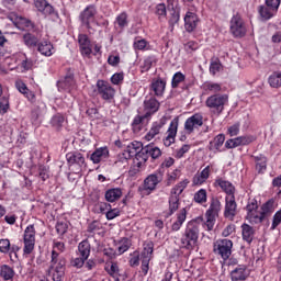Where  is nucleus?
<instances>
[{
	"label": "nucleus",
	"mask_w": 281,
	"mask_h": 281,
	"mask_svg": "<svg viewBox=\"0 0 281 281\" xmlns=\"http://www.w3.org/2000/svg\"><path fill=\"white\" fill-rule=\"evenodd\" d=\"M14 276H16L14 268L10 267L9 265H2L0 267V278H2V280L12 281L14 280Z\"/></svg>",
	"instance_id": "obj_32"
},
{
	"label": "nucleus",
	"mask_w": 281,
	"mask_h": 281,
	"mask_svg": "<svg viewBox=\"0 0 281 281\" xmlns=\"http://www.w3.org/2000/svg\"><path fill=\"white\" fill-rule=\"evenodd\" d=\"M247 221L249 223H255V225H258V223H262L265 221V215L260 211H252L251 213H247L246 216Z\"/></svg>",
	"instance_id": "obj_38"
},
{
	"label": "nucleus",
	"mask_w": 281,
	"mask_h": 281,
	"mask_svg": "<svg viewBox=\"0 0 281 281\" xmlns=\"http://www.w3.org/2000/svg\"><path fill=\"white\" fill-rule=\"evenodd\" d=\"M47 106L45 105V103L41 102L37 105L34 106V109L32 110V116L35 120H38L40 115H43V113H45Z\"/></svg>",
	"instance_id": "obj_52"
},
{
	"label": "nucleus",
	"mask_w": 281,
	"mask_h": 281,
	"mask_svg": "<svg viewBox=\"0 0 281 281\" xmlns=\"http://www.w3.org/2000/svg\"><path fill=\"white\" fill-rule=\"evenodd\" d=\"M128 15L126 13H121L119 16H116V24L119 27L124 29L126 25H128Z\"/></svg>",
	"instance_id": "obj_60"
},
{
	"label": "nucleus",
	"mask_w": 281,
	"mask_h": 281,
	"mask_svg": "<svg viewBox=\"0 0 281 281\" xmlns=\"http://www.w3.org/2000/svg\"><path fill=\"white\" fill-rule=\"evenodd\" d=\"M232 247H234V243L231 239H218L214 245V251L223 260H228L232 256Z\"/></svg>",
	"instance_id": "obj_13"
},
{
	"label": "nucleus",
	"mask_w": 281,
	"mask_h": 281,
	"mask_svg": "<svg viewBox=\"0 0 281 281\" xmlns=\"http://www.w3.org/2000/svg\"><path fill=\"white\" fill-rule=\"evenodd\" d=\"M34 5L37 12H41L43 16L56 20L58 19V12L54 10V7L47 2V0H34Z\"/></svg>",
	"instance_id": "obj_14"
},
{
	"label": "nucleus",
	"mask_w": 281,
	"mask_h": 281,
	"mask_svg": "<svg viewBox=\"0 0 281 281\" xmlns=\"http://www.w3.org/2000/svg\"><path fill=\"white\" fill-rule=\"evenodd\" d=\"M66 160L70 168L75 166L77 170H81L85 166V155L79 151H69L66 154Z\"/></svg>",
	"instance_id": "obj_18"
},
{
	"label": "nucleus",
	"mask_w": 281,
	"mask_h": 281,
	"mask_svg": "<svg viewBox=\"0 0 281 281\" xmlns=\"http://www.w3.org/2000/svg\"><path fill=\"white\" fill-rule=\"evenodd\" d=\"M15 25L18 30H30L34 27V24L29 19H25L23 16H18L15 19Z\"/></svg>",
	"instance_id": "obj_39"
},
{
	"label": "nucleus",
	"mask_w": 281,
	"mask_h": 281,
	"mask_svg": "<svg viewBox=\"0 0 281 281\" xmlns=\"http://www.w3.org/2000/svg\"><path fill=\"white\" fill-rule=\"evenodd\" d=\"M199 23V16L196 13L188 11L184 15V29L188 32H194Z\"/></svg>",
	"instance_id": "obj_22"
},
{
	"label": "nucleus",
	"mask_w": 281,
	"mask_h": 281,
	"mask_svg": "<svg viewBox=\"0 0 281 281\" xmlns=\"http://www.w3.org/2000/svg\"><path fill=\"white\" fill-rule=\"evenodd\" d=\"M150 90L154 91V95L161 98L164 91H166V80L161 78L154 79L150 83Z\"/></svg>",
	"instance_id": "obj_27"
},
{
	"label": "nucleus",
	"mask_w": 281,
	"mask_h": 281,
	"mask_svg": "<svg viewBox=\"0 0 281 281\" xmlns=\"http://www.w3.org/2000/svg\"><path fill=\"white\" fill-rule=\"evenodd\" d=\"M24 44L27 47H36L38 45V37L34 36L31 33H27L23 36Z\"/></svg>",
	"instance_id": "obj_49"
},
{
	"label": "nucleus",
	"mask_w": 281,
	"mask_h": 281,
	"mask_svg": "<svg viewBox=\"0 0 281 281\" xmlns=\"http://www.w3.org/2000/svg\"><path fill=\"white\" fill-rule=\"evenodd\" d=\"M23 243V254L24 256H30V254L34 251V247L36 245V228L34 227V224L26 226L24 229Z\"/></svg>",
	"instance_id": "obj_6"
},
{
	"label": "nucleus",
	"mask_w": 281,
	"mask_h": 281,
	"mask_svg": "<svg viewBox=\"0 0 281 281\" xmlns=\"http://www.w3.org/2000/svg\"><path fill=\"white\" fill-rule=\"evenodd\" d=\"M79 47L82 56H91V42L86 34L79 35Z\"/></svg>",
	"instance_id": "obj_30"
},
{
	"label": "nucleus",
	"mask_w": 281,
	"mask_h": 281,
	"mask_svg": "<svg viewBox=\"0 0 281 281\" xmlns=\"http://www.w3.org/2000/svg\"><path fill=\"white\" fill-rule=\"evenodd\" d=\"M97 91L102 100L111 102L115 98V88L111 87V83L104 80L97 81Z\"/></svg>",
	"instance_id": "obj_12"
},
{
	"label": "nucleus",
	"mask_w": 281,
	"mask_h": 281,
	"mask_svg": "<svg viewBox=\"0 0 281 281\" xmlns=\"http://www.w3.org/2000/svg\"><path fill=\"white\" fill-rule=\"evenodd\" d=\"M105 201L108 203H115V201H120L122 199V189L113 188L105 191Z\"/></svg>",
	"instance_id": "obj_33"
},
{
	"label": "nucleus",
	"mask_w": 281,
	"mask_h": 281,
	"mask_svg": "<svg viewBox=\"0 0 281 281\" xmlns=\"http://www.w3.org/2000/svg\"><path fill=\"white\" fill-rule=\"evenodd\" d=\"M131 239L128 238H123L119 241V247H117V251L120 255L122 254H126V251H128V249H131Z\"/></svg>",
	"instance_id": "obj_48"
},
{
	"label": "nucleus",
	"mask_w": 281,
	"mask_h": 281,
	"mask_svg": "<svg viewBox=\"0 0 281 281\" xmlns=\"http://www.w3.org/2000/svg\"><path fill=\"white\" fill-rule=\"evenodd\" d=\"M276 9H271V7L261 5L259 8V14L262 19V21H269V19L273 18V13H276Z\"/></svg>",
	"instance_id": "obj_41"
},
{
	"label": "nucleus",
	"mask_w": 281,
	"mask_h": 281,
	"mask_svg": "<svg viewBox=\"0 0 281 281\" xmlns=\"http://www.w3.org/2000/svg\"><path fill=\"white\" fill-rule=\"evenodd\" d=\"M134 49H138V52H144L146 47H148V41L142 38H135L133 44Z\"/></svg>",
	"instance_id": "obj_57"
},
{
	"label": "nucleus",
	"mask_w": 281,
	"mask_h": 281,
	"mask_svg": "<svg viewBox=\"0 0 281 281\" xmlns=\"http://www.w3.org/2000/svg\"><path fill=\"white\" fill-rule=\"evenodd\" d=\"M98 14V9L94 5H88L79 15L81 25L87 30H93L92 25H98L95 16Z\"/></svg>",
	"instance_id": "obj_7"
},
{
	"label": "nucleus",
	"mask_w": 281,
	"mask_h": 281,
	"mask_svg": "<svg viewBox=\"0 0 281 281\" xmlns=\"http://www.w3.org/2000/svg\"><path fill=\"white\" fill-rule=\"evenodd\" d=\"M196 49H199V43L194 41H189L184 44V52H187V54H192V52H196Z\"/></svg>",
	"instance_id": "obj_61"
},
{
	"label": "nucleus",
	"mask_w": 281,
	"mask_h": 281,
	"mask_svg": "<svg viewBox=\"0 0 281 281\" xmlns=\"http://www.w3.org/2000/svg\"><path fill=\"white\" fill-rule=\"evenodd\" d=\"M145 120L149 122L150 119H148V116H146V114L142 112V109H139L138 115H136L132 122L133 133L137 134L142 132V130L144 128L142 124H144Z\"/></svg>",
	"instance_id": "obj_24"
},
{
	"label": "nucleus",
	"mask_w": 281,
	"mask_h": 281,
	"mask_svg": "<svg viewBox=\"0 0 281 281\" xmlns=\"http://www.w3.org/2000/svg\"><path fill=\"white\" fill-rule=\"evenodd\" d=\"M229 32L234 38H243L247 34V26L239 14H235L231 19Z\"/></svg>",
	"instance_id": "obj_8"
},
{
	"label": "nucleus",
	"mask_w": 281,
	"mask_h": 281,
	"mask_svg": "<svg viewBox=\"0 0 281 281\" xmlns=\"http://www.w3.org/2000/svg\"><path fill=\"white\" fill-rule=\"evenodd\" d=\"M241 236L243 240L248 243V245H251V243H254V236H256V229H254L249 224H243Z\"/></svg>",
	"instance_id": "obj_31"
},
{
	"label": "nucleus",
	"mask_w": 281,
	"mask_h": 281,
	"mask_svg": "<svg viewBox=\"0 0 281 281\" xmlns=\"http://www.w3.org/2000/svg\"><path fill=\"white\" fill-rule=\"evenodd\" d=\"M221 210H222L221 200L217 198H213L211 200L209 209L205 212V216H215L216 218H218V214Z\"/></svg>",
	"instance_id": "obj_28"
},
{
	"label": "nucleus",
	"mask_w": 281,
	"mask_h": 281,
	"mask_svg": "<svg viewBox=\"0 0 281 281\" xmlns=\"http://www.w3.org/2000/svg\"><path fill=\"white\" fill-rule=\"evenodd\" d=\"M281 224V210L273 215L271 229H276Z\"/></svg>",
	"instance_id": "obj_64"
},
{
	"label": "nucleus",
	"mask_w": 281,
	"mask_h": 281,
	"mask_svg": "<svg viewBox=\"0 0 281 281\" xmlns=\"http://www.w3.org/2000/svg\"><path fill=\"white\" fill-rule=\"evenodd\" d=\"M160 103L157 101L155 97H146L143 103V111L142 113L145 114V117L149 120L159 111Z\"/></svg>",
	"instance_id": "obj_15"
},
{
	"label": "nucleus",
	"mask_w": 281,
	"mask_h": 281,
	"mask_svg": "<svg viewBox=\"0 0 281 281\" xmlns=\"http://www.w3.org/2000/svg\"><path fill=\"white\" fill-rule=\"evenodd\" d=\"M155 63H157V60L155 59V57L153 56H148L144 59L143 64L140 65V71L142 74L148 71L153 65H155Z\"/></svg>",
	"instance_id": "obj_47"
},
{
	"label": "nucleus",
	"mask_w": 281,
	"mask_h": 281,
	"mask_svg": "<svg viewBox=\"0 0 281 281\" xmlns=\"http://www.w3.org/2000/svg\"><path fill=\"white\" fill-rule=\"evenodd\" d=\"M153 251H155V244L147 240L143 244V251L140 254L142 271L146 276L148 273L150 260L153 259Z\"/></svg>",
	"instance_id": "obj_9"
},
{
	"label": "nucleus",
	"mask_w": 281,
	"mask_h": 281,
	"mask_svg": "<svg viewBox=\"0 0 281 281\" xmlns=\"http://www.w3.org/2000/svg\"><path fill=\"white\" fill-rule=\"evenodd\" d=\"M206 221L203 224V227L206 232H212L214 225H216V217L214 215H205Z\"/></svg>",
	"instance_id": "obj_53"
},
{
	"label": "nucleus",
	"mask_w": 281,
	"mask_h": 281,
	"mask_svg": "<svg viewBox=\"0 0 281 281\" xmlns=\"http://www.w3.org/2000/svg\"><path fill=\"white\" fill-rule=\"evenodd\" d=\"M237 140L239 142V146H249V144L256 142V136H251V135L238 136Z\"/></svg>",
	"instance_id": "obj_56"
},
{
	"label": "nucleus",
	"mask_w": 281,
	"mask_h": 281,
	"mask_svg": "<svg viewBox=\"0 0 281 281\" xmlns=\"http://www.w3.org/2000/svg\"><path fill=\"white\" fill-rule=\"evenodd\" d=\"M186 80V75H183L181 71H178L173 75L171 79V87L172 89H177L181 82Z\"/></svg>",
	"instance_id": "obj_50"
},
{
	"label": "nucleus",
	"mask_w": 281,
	"mask_h": 281,
	"mask_svg": "<svg viewBox=\"0 0 281 281\" xmlns=\"http://www.w3.org/2000/svg\"><path fill=\"white\" fill-rule=\"evenodd\" d=\"M268 82L272 89H280L281 87V72L274 71L272 72L269 78Z\"/></svg>",
	"instance_id": "obj_37"
},
{
	"label": "nucleus",
	"mask_w": 281,
	"mask_h": 281,
	"mask_svg": "<svg viewBox=\"0 0 281 281\" xmlns=\"http://www.w3.org/2000/svg\"><path fill=\"white\" fill-rule=\"evenodd\" d=\"M90 159L93 164H100V161H104V159H109V148L101 147L93 151L90 156Z\"/></svg>",
	"instance_id": "obj_29"
},
{
	"label": "nucleus",
	"mask_w": 281,
	"mask_h": 281,
	"mask_svg": "<svg viewBox=\"0 0 281 281\" xmlns=\"http://www.w3.org/2000/svg\"><path fill=\"white\" fill-rule=\"evenodd\" d=\"M202 89L204 91H207L209 93H215L218 94L221 91H223V87L221 83L212 82V81H206L203 83Z\"/></svg>",
	"instance_id": "obj_35"
},
{
	"label": "nucleus",
	"mask_w": 281,
	"mask_h": 281,
	"mask_svg": "<svg viewBox=\"0 0 281 281\" xmlns=\"http://www.w3.org/2000/svg\"><path fill=\"white\" fill-rule=\"evenodd\" d=\"M210 172H212L210 166H206L201 172H196L192 179L193 186H203L210 179Z\"/></svg>",
	"instance_id": "obj_26"
},
{
	"label": "nucleus",
	"mask_w": 281,
	"mask_h": 281,
	"mask_svg": "<svg viewBox=\"0 0 281 281\" xmlns=\"http://www.w3.org/2000/svg\"><path fill=\"white\" fill-rule=\"evenodd\" d=\"M139 148H142V143L139 142H132L130 143L126 148L123 150L122 154L119 155V161L122 164H127L128 159H133V157H142L139 153Z\"/></svg>",
	"instance_id": "obj_10"
},
{
	"label": "nucleus",
	"mask_w": 281,
	"mask_h": 281,
	"mask_svg": "<svg viewBox=\"0 0 281 281\" xmlns=\"http://www.w3.org/2000/svg\"><path fill=\"white\" fill-rule=\"evenodd\" d=\"M67 261L65 258L60 257L57 251H52L50 266L48 272L52 274L53 281L65 280V269Z\"/></svg>",
	"instance_id": "obj_2"
},
{
	"label": "nucleus",
	"mask_w": 281,
	"mask_h": 281,
	"mask_svg": "<svg viewBox=\"0 0 281 281\" xmlns=\"http://www.w3.org/2000/svg\"><path fill=\"white\" fill-rule=\"evenodd\" d=\"M214 186L215 188H221V190H223V192H225L227 196H234L236 192V188L234 187V184L223 178H216Z\"/></svg>",
	"instance_id": "obj_21"
},
{
	"label": "nucleus",
	"mask_w": 281,
	"mask_h": 281,
	"mask_svg": "<svg viewBox=\"0 0 281 281\" xmlns=\"http://www.w3.org/2000/svg\"><path fill=\"white\" fill-rule=\"evenodd\" d=\"M194 201L199 203V205H205L207 203V191L205 189H200L194 193Z\"/></svg>",
	"instance_id": "obj_43"
},
{
	"label": "nucleus",
	"mask_w": 281,
	"mask_h": 281,
	"mask_svg": "<svg viewBox=\"0 0 281 281\" xmlns=\"http://www.w3.org/2000/svg\"><path fill=\"white\" fill-rule=\"evenodd\" d=\"M22 63L21 67L24 69V71H30L32 67H34V61L32 59H29L25 54H21Z\"/></svg>",
	"instance_id": "obj_55"
},
{
	"label": "nucleus",
	"mask_w": 281,
	"mask_h": 281,
	"mask_svg": "<svg viewBox=\"0 0 281 281\" xmlns=\"http://www.w3.org/2000/svg\"><path fill=\"white\" fill-rule=\"evenodd\" d=\"M179 177H181V171L179 169H175L173 171L167 175V186H172Z\"/></svg>",
	"instance_id": "obj_54"
},
{
	"label": "nucleus",
	"mask_w": 281,
	"mask_h": 281,
	"mask_svg": "<svg viewBox=\"0 0 281 281\" xmlns=\"http://www.w3.org/2000/svg\"><path fill=\"white\" fill-rule=\"evenodd\" d=\"M79 256L83 258V260H87L89 256L91 255V246L89 245V241L83 240L78 246Z\"/></svg>",
	"instance_id": "obj_36"
},
{
	"label": "nucleus",
	"mask_w": 281,
	"mask_h": 281,
	"mask_svg": "<svg viewBox=\"0 0 281 281\" xmlns=\"http://www.w3.org/2000/svg\"><path fill=\"white\" fill-rule=\"evenodd\" d=\"M203 126V115L195 113L192 116L188 117L184 122V131L188 135Z\"/></svg>",
	"instance_id": "obj_17"
},
{
	"label": "nucleus",
	"mask_w": 281,
	"mask_h": 281,
	"mask_svg": "<svg viewBox=\"0 0 281 281\" xmlns=\"http://www.w3.org/2000/svg\"><path fill=\"white\" fill-rule=\"evenodd\" d=\"M199 241V223L196 221L188 222L182 234L180 243L183 249L192 250L194 245Z\"/></svg>",
	"instance_id": "obj_1"
},
{
	"label": "nucleus",
	"mask_w": 281,
	"mask_h": 281,
	"mask_svg": "<svg viewBox=\"0 0 281 281\" xmlns=\"http://www.w3.org/2000/svg\"><path fill=\"white\" fill-rule=\"evenodd\" d=\"M247 278H249L247 266L239 265L231 271L232 281H245Z\"/></svg>",
	"instance_id": "obj_20"
},
{
	"label": "nucleus",
	"mask_w": 281,
	"mask_h": 281,
	"mask_svg": "<svg viewBox=\"0 0 281 281\" xmlns=\"http://www.w3.org/2000/svg\"><path fill=\"white\" fill-rule=\"evenodd\" d=\"M37 52L42 54V56H54L56 49H54V44L52 42L44 40L37 44Z\"/></svg>",
	"instance_id": "obj_25"
},
{
	"label": "nucleus",
	"mask_w": 281,
	"mask_h": 281,
	"mask_svg": "<svg viewBox=\"0 0 281 281\" xmlns=\"http://www.w3.org/2000/svg\"><path fill=\"white\" fill-rule=\"evenodd\" d=\"M228 102L227 94H212L206 98L205 106L213 115H221L225 111V103Z\"/></svg>",
	"instance_id": "obj_4"
},
{
	"label": "nucleus",
	"mask_w": 281,
	"mask_h": 281,
	"mask_svg": "<svg viewBox=\"0 0 281 281\" xmlns=\"http://www.w3.org/2000/svg\"><path fill=\"white\" fill-rule=\"evenodd\" d=\"M104 270L109 276H117L120 273V267H117L115 261H106Z\"/></svg>",
	"instance_id": "obj_45"
},
{
	"label": "nucleus",
	"mask_w": 281,
	"mask_h": 281,
	"mask_svg": "<svg viewBox=\"0 0 281 281\" xmlns=\"http://www.w3.org/2000/svg\"><path fill=\"white\" fill-rule=\"evenodd\" d=\"M227 133H228V135H231V137H236V135H238L240 133V123L237 122V123L231 125L227 128Z\"/></svg>",
	"instance_id": "obj_62"
},
{
	"label": "nucleus",
	"mask_w": 281,
	"mask_h": 281,
	"mask_svg": "<svg viewBox=\"0 0 281 281\" xmlns=\"http://www.w3.org/2000/svg\"><path fill=\"white\" fill-rule=\"evenodd\" d=\"M161 181H164V170L158 169L145 178L140 190L144 194H150V192L157 190V186L161 183Z\"/></svg>",
	"instance_id": "obj_5"
},
{
	"label": "nucleus",
	"mask_w": 281,
	"mask_h": 281,
	"mask_svg": "<svg viewBox=\"0 0 281 281\" xmlns=\"http://www.w3.org/2000/svg\"><path fill=\"white\" fill-rule=\"evenodd\" d=\"M143 150V153L149 155L151 159H159L161 156V149L157 146L148 145Z\"/></svg>",
	"instance_id": "obj_40"
},
{
	"label": "nucleus",
	"mask_w": 281,
	"mask_h": 281,
	"mask_svg": "<svg viewBox=\"0 0 281 281\" xmlns=\"http://www.w3.org/2000/svg\"><path fill=\"white\" fill-rule=\"evenodd\" d=\"M276 212V201L268 200L262 206H261V214L265 216H269V214H273Z\"/></svg>",
	"instance_id": "obj_42"
},
{
	"label": "nucleus",
	"mask_w": 281,
	"mask_h": 281,
	"mask_svg": "<svg viewBox=\"0 0 281 281\" xmlns=\"http://www.w3.org/2000/svg\"><path fill=\"white\" fill-rule=\"evenodd\" d=\"M179 131V119H173L169 127L166 132V137L162 139L164 146L169 148V146H172L175 144V140L177 139V133Z\"/></svg>",
	"instance_id": "obj_16"
},
{
	"label": "nucleus",
	"mask_w": 281,
	"mask_h": 281,
	"mask_svg": "<svg viewBox=\"0 0 281 281\" xmlns=\"http://www.w3.org/2000/svg\"><path fill=\"white\" fill-rule=\"evenodd\" d=\"M237 207L238 205L236 204V196L226 195L224 210L225 218H234V216H236Z\"/></svg>",
	"instance_id": "obj_19"
},
{
	"label": "nucleus",
	"mask_w": 281,
	"mask_h": 281,
	"mask_svg": "<svg viewBox=\"0 0 281 281\" xmlns=\"http://www.w3.org/2000/svg\"><path fill=\"white\" fill-rule=\"evenodd\" d=\"M190 183V180L184 179L180 182H178L170 192L169 196V214L172 215L177 210H179V196L183 193V190L188 188V184Z\"/></svg>",
	"instance_id": "obj_3"
},
{
	"label": "nucleus",
	"mask_w": 281,
	"mask_h": 281,
	"mask_svg": "<svg viewBox=\"0 0 281 281\" xmlns=\"http://www.w3.org/2000/svg\"><path fill=\"white\" fill-rule=\"evenodd\" d=\"M180 20H181V9H176V10L171 11L170 18L168 21L171 30H175V25H177V23H179Z\"/></svg>",
	"instance_id": "obj_44"
},
{
	"label": "nucleus",
	"mask_w": 281,
	"mask_h": 281,
	"mask_svg": "<svg viewBox=\"0 0 281 281\" xmlns=\"http://www.w3.org/2000/svg\"><path fill=\"white\" fill-rule=\"evenodd\" d=\"M255 161H256V170L258 172H265V170H267V157L260 155L255 157Z\"/></svg>",
	"instance_id": "obj_46"
},
{
	"label": "nucleus",
	"mask_w": 281,
	"mask_h": 281,
	"mask_svg": "<svg viewBox=\"0 0 281 281\" xmlns=\"http://www.w3.org/2000/svg\"><path fill=\"white\" fill-rule=\"evenodd\" d=\"M10 240L9 239H0V252L1 254H10Z\"/></svg>",
	"instance_id": "obj_63"
},
{
	"label": "nucleus",
	"mask_w": 281,
	"mask_h": 281,
	"mask_svg": "<svg viewBox=\"0 0 281 281\" xmlns=\"http://www.w3.org/2000/svg\"><path fill=\"white\" fill-rule=\"evenodd\" d=\"M224 144H225V134H218L210 143V150H216L217 153H221L222 151L221 148H223Z\"/></svg>",
	"instance_id": "obj_34"
},
{
	"label": "nucleus",
	"mask_w": 281,
	"mask_h": 281,
	"mask_svg": "<svg viewBox=\"0 0 281 281\" xmlns=\"http://www.w3.org/2000/svg\"><path fill=\"white\" fill-rule=\"evenodd\" d=\"M166 124H168V117L166 116H162L158 121L153 122L149 131L144 136L145 142H153L155 137L161 135V133H164Z\"/></svg>",
	"instance_id": "obj_11"
},
{
	"label": "nucleus",
	"mask_w": 281,
	"mask_h": 281,
	"mask_svg": "<svg viewBox=\"0 0 281 281\" xmlns=\"http://www.w3.org/2000/svg\"><path fill=\"white\" fill-rule=\"evenodd\" d=\"M10 111V98L1 97L0 99V115H5Z\"/></svg>",
	"instance_id": "obj_51"
},
{
	"label": "nucleus",
	"mask_w": 281,
	"mask_h": 281,
	"mask_svg": "<svg viewBox=\"0 0 281 281\" xmlns=\"http://www.w3.org/2000/svg\"><path fill=\"white\" fill-rule=\"evenodd\" d=\"M64 123H65V117L59 114L53 116L50 120V124L52 126H54V128H60Z\"/></svg>",
	"instance_id": "obj_58"
},
{
	"label": "nucleus",
	"mask_w": 281,
	"mask_h": 281,
	"mask_svg": "<svg viewBox=\"0 0 281 281\" xmlns=\"http://www.w3.org/2000/svg\"><path fill=\"white\" fill-rule=\"evenodd\" d=\"M186 218H188V211L186 209H181L177 215L176 220H173L171 224V232H179L183 224L186 223Z\"/></svg>",
	"instance_id": "obj_23"
},
{
	"label": "nucleus",
	"mask_w": 281,
	"mask_h": 281,
	"mask_svg": "<svg viewBox=\"0 0 281 281\" xmlns=\"http://www.w3.org/2000/svg\"><path fill=\"white\" fill-rule=\"evenodd\" d=\"M190 148H191V146L188 144L182 145L180 148L176 149L175 157L177 159H181V157H183V155H186V153H190Z\"/></svg>",
	"instance_id": "obj_59"
}]
</instances>
